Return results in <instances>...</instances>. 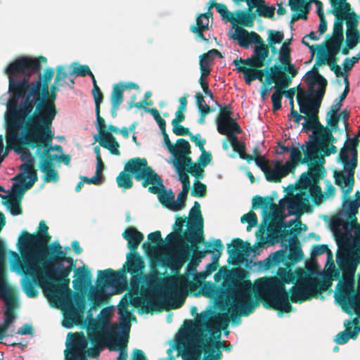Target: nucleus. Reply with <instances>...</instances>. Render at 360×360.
Instances as JSON below:
<instances>
[{"label":"nucleus","mask_w":360,"mask_h":360,"mask_svg":"<svg viewBox=\"0 0 360 360\" xmlns=\"http://www.w3.org/2000/svg\"><path fill=\"white\" fill-rule=\"evenodd\" d=\"M252 288L258 297L274 309L285 312L291 310L288 294L284 284L277 277L262 278L255 282L236 283L229 292L223 314L205 311L198 315L195 321H186L184 328L176 335V348L184 360H200L202 352L212 354L221 347V330L225 329L231 319L248 314L255 308L251 297Z\"/></svg>","instance_id":"obj_1"},{"label":"nucleus","mask_w":360,"mask_h":360,"mask_svg":"<svg viewBox=\"0 0 360 360\" xmlns=\"http://www.w3.org/2000/svg\"><path fill=\"white\" fill-rule=\"evenodd\" d=\"M356 146H345L340 153L344 169L335 172L336 184L341 188L345 200L339 213L331 221V229L338 247L337 263L342 271V281L338 283L336 300L343 306H349L360 318V275L357 292H354V274L360 263V226L356 222V214L360 206V193L355 199L346 200L354 184L356 166Z\"/></svg>","instance_id":"obj_2"},{"label":"nucleus","mask_w":360,"mask_h":360,"mask_svg":"<svg viewBox=\"0 0 360 360\" xmlns=\"http://www.w3.org/2000/svg\"><path fill=\"white\" fill-rule=\"evenodd\" d=\"M48 229L44 221H41L37 235L25 233L19 238L18 245L22 262L19 255L13 252L11 268L18 274L24 273L32 277L34 283H38L42 288L50 303L64 311L63 326L71 328L82 321L84 300L79 295H75L74 305L69 288L70 279H64L61 284L53 283V281L68 276L71 270L68 267L59 274L54 267V263L60 262V259L45 260L47 244L51 239Z\"/></svg>","instance_id":"obj_3"},{"label":"nucleus","mask_w":360,"mask_h":360,"mask_svg":"<svg viewBox=\"0 0 360 360\" xmlns=\"http://www.w3.org/2000/svg\"><path fill=\"white\" fill-rule=\"evenodd\" d=\"M304 154L303 162H310V168L307 174H304L300 179V187L307 189L309 192L300 191L292 197L283 198L280 200L279 205H270L269 214H264L265 221H270V225L276 224L282 226L283 220L290 215H300L304 211L309 209V196L315 204L320 205L325 200L332 198L335 194L334 186L328 181L326 182L324 194L321 189L316 186L323 172L322 165L324 163L323 156L326 155L313 144L302 146Z\"/></svg>","instance_id":"obj_4"},{"label":"nucleus","mask_w":360,"mask_h":360,"mask_svg":"<svg viewBox=\"0 0 360 360\" xmlns=\"http://www.w3.org/2000/svg\"><path fill=\"white\" fill-rule=\"evenodd\" d=\"M39 68L37 59L20 58L11 63L6 69L9 77V88L15 91L14 97L7 105L6 142L8 147L14 146L18 141V134L22 127L27 116L33 110L40 99L41 82L30 83L25 79L22 82L16 83L13 77L18 74L30 75Z\"/></svg>","instance_id":"obj_5"},{"label":"nucleus","mask_w":360,"mask_h":360,"mask_svg":"<svg viewBox=\"0 0 360 360\" xmlns=\"http://www.w3.org/2000/svg\"><path fill=\"white\" fill-rule=\"evenodd\" d=\"M304 79L310 91H305L302 89H298L297 99L300 112L306 115L307 117L299 115L294 110V105H291L290 115L294 118L295 122L300 123L303 120L304 122L302 124L304 127L314 130V134L316 136L315 143H307L304 146L313 144L318 148L319 151L321 150V153L326 155L335 153H336V148L332 144L333 136L331 132L321 126L318 121V112L321 99L324 94L327 82L322 76L315 72H307ZM302 146H304V145ZM301 148L302 149V147Z\"/></svg>","instance_id":"obj_6"},{"label":"nucleus","mask_w":360,"mask_h":360,"mask_svg":"<svg viewBox=\"0 0 360 360\" xmlns=\"http://www.w3.org/2000/svg\"><path fill=\"white\" fill-rule=\"evenodd\" d=\"M304 79L310 91H305L302 89H298L297 99L300 112L306 115L307 117L299 115L294 110V105H291L290 115L294 118L295 122L300 123L303 120L304 122L302 124L304 127L314 130V134L316 136L315 143H307L304 146L313 144L318 148L319 151L321 150V153L326 155L335 153H336V148L332 144L333 136L331 132L321 126L318 121V112L321 99L324 94L327 82L322 76L315 72H307ZM302 146H304V145ZM301 148L302 149V147Z\"/></svg>","instance_id":"obj_7"},{"label":"nucleus","mask_w":360,"mask_h":360,"mask_svg":"<svg viewBox=\"0 0 360 360\" xmlns=\"http://www.w3.org/2000/svg\"><path fill=\"white\" fill-rule=\"evenodd\" d=\"M304 79L310 91H305L302 89H298L297 99L300 112L306 115L307 117L299 115L294 110V105H291L290 115L294 118L295 122L300 123L303 120L304 122L302 124L304 127L314 130V134L316 136L315 143H307L304 146L313 144L318 148L319 151L321 150V153L326 155L335 153H336V148L332 144L333 136L331 132L321 126L318 121V112L321 99L324 94L327 82L322 76L315 72H307ZM302 146H304V145ZM301 148L302 149V147Z\"/></svg>","instance_id":"obj_8"},{"label":"nucleus","mask_w":360,"mask_h":360,"mask_svg":"<svg viewBox=\"0 0 360 360\" xmlns=\"http://www.w3.org/2000/svg\"><path fill=\"white\" fill-rule=\"evenodd\" d=\"M55 99L53 93L38 104L34 116L25 124L24 139L27 142L36 144V153L41 160L47 159L52 164L54 160H63L68 163L70 158L62 153L61 146H51L53 139L51 125L56 115Z\"/></svg>","instance_id":"obj_9"},{"label":"nucleus","mask_w":360,"mask_h":360,"mask_svg":"<svg viewBox=\"0 0 360 360\" xmlns=\"http://www.w3.org/2000/svg\"><path fill=\"white\" fill-rule=\"evenodd\" d=\"M153 276L148 278L149 286H141V297L130 298V303L134 307L144 306L148 309L160 308L177 309L184 303L188 295L189 281L185 276H172L165 278L161 287L156 288Z\"/></svg>","instance_id":"obj_10"},{"label":"nucleus","mask_w":360,"mask_h":360,"mask_svg":"<svg viewBox=\"0 0 360 360\" xmlns=\"http://www.w3.org/2000/svg\"><path fill=\"white\" fill-rule=\"evenodd\" d=\"M184 220L178 218L176 220L174 231L169 233L162 245H150L144 243L143 248L153 259L162 266H168L176 272L181 268L188 258V245L180 233Z\"/></svg>","instance_id":"obj_11"},{"label":"nucleus","mask_w":360,"mask_h":360,"mask_svg":"<svg viewBox=\"0 0 360 360\" xmlns=\"http://www.w3.org/2000/svg\"><path fill=\"white\" fill-rule=\"evenodd\" d=\"M21 159L25 162L20 167V173L13 179L15 183L11 187V193L6 198L5 204L13 215L21 213L20 201L22 193L32 186L37 174L33 168L34 158L29 152H23Z\"/></svg>","instance_id":"obj_12"},{"label":"nucleus","mask_w":360,"mask_h":360,"mask_svg":"<svg viewBox=\"0 0 360 360\" xmlns=\"http://www.w3.org/2000/svg\"><path fill=\"white\" fill-rule=\"evenodd\" d=\"M278 275L283 282L290 283L296 281L292 288L290 300L292 302H304L318 293L319 280L312 274L299 269L295 272L286 268H279Z\"/></svg>","instance_id":"obj_13"},{"label":"nucleus","mask_w":360,"mask_h":360,"mask_svg":"<svg viewBox=\"0 0 360 360\" xmlns=\"http://www.w3.org/2000/svg\"><path fill=\"white\" fill-rule=\"evenodd\" d=\"M229 35L233 39L238 41L243 47L248 48L251 44H254L255 55L241 61L245 65L255 68L264 66L269 55V49L259 34L255 32L249 33L243 27L236 26L229 31Z\"/></svg>","instance_id":"obj_14"},{"label":"nucleus","mask_w":360,"mask_h":360,"mask_svg":"<svg viewBox=\"0 0 360 360\" xmlns=\"http://www.w3.org/2000/svg\"><path fill=\"white\" fill-rule=\"evenodd\" d=\"M289 153L290 160L285 163L281 160L269 161L262 156L257 157L255 162L264 173L268 181L278 182L292 172L301 160L302 154L298 148H290Z\"/></svg>","instance_id":"obj_15"},{"label":"nucleus","mask_w":360,"mask_h":360,"mask_svg":"<svg viewBox=\"0 0 360 360\" xmlns=\"http://www.w3.org/2000/svg\"><path fill=\"white\" fill-rule=\"evenodd\" d=\"M121 276L108 269L99 271L95 286L91 287L88 299L94 306L101 305L112 295L121 292Z\"/></svg>","instance_id":"obj_16"},{"label":"nucleus","mask_w":360,"mask_h":360,"mask_svg":"<svg viewBox=\"0 0 360 360\" xmlns=\"http://www.w3.org/2000/svg\"><path fill=\"white\" fill-rule=\"evenodd\" d=\"M179 178L182 184V191L179 193L176 200L171 190L165 189L160 177L156 182L151 184L152 186L148 188L151 193L158 194V199L162 205L173 211L180 210L185 206V200L190 188L188 174H181Z\"/></svg>","instance_id":"obj_17"},{"label":"nucleus","mask_w":360,"mask_h":360,"mask_svg":"<svg viewBox=\"0 0 360 360\" xmlns=\"http://www.w3.org/2000/svg\"><path fill=\"white\" fill-rule=\"evenodd\" d=\"M174 159L171 161L176 168L179 176L186 174L184 170L195 176H200L203 170L198 164L192 165L191 160L186 155L190 153V144L184 139H179L174 146V152L171 153Z\"/></svg>","instance_id":"obj_18"},{"label":"nucleus","mask_w":360,"mask_h":360,"mask_svg":"<svg viewBox=\"0 0 360 360\" xmlns=\"http://www.w3.org/2000/svg\"><path fill=\"white\" fill-rule=\"evenodd\" d=\"M217 125L218 132L227 136L233 150L238 152L242 158H245L243 153V143L239 141L235 136L236 134L240 133V128L231 117V111L228 108H224L221 110L217 120Z\"/></svg>","instance_id":"obj_19"},{"label":"nucleus","mask_w":360,"mask_h":360,"mask_svg":"<svg viewBox=\"0 0 360 360\" xmlns=\"http://www.w3.org/2000/svg\"><path fill=\"white\" fill-rule=\"evenodd\" d=\"M127 172L134 175L137 179H143V186L146 187L158 180V176L148 166L147 161L143 158H134L130 160L124 167Z\"/></svg>","instance_id":"obj_20"},{"label":"nucleus","mask_w":360,"mask_h":360,"mask_svg":"<svg viewBox=\"0 0 360 360\" xmlns=\"http://www.w3.org/2000/svg\"><path fill=\"white\" fill-rule=\"evenodd\" d=\"M96 129L98 134L94 136L95 140L103 148L108 149L111 154L120 155V143L107 130L105 120L100 116V108H96Z\"/></svg>","instance_id":"obj_21"},{"label":"nucleus","mask_w":360,"mask_h":360,"mask_svg":"<svg viewBox=\"0 0 360 360\" xmlns=\"http://www.w3.org/2000/svg\"><path fill=\"white\" fill-rule=\"evenodd\" d=\"M200 208V204L195 202L190 212L187 230L184 233L186 239L191 243H200L203 239V224Z\"/></svg>","instance_id":"obj_22"},{"label":"nucleus","mask_w":360,"mask_h":360,"mask_svg":"<svg viewBox=\"0 0 360 360\" xmlns=\"http://www.w3.org/2000/svg\"><path fill=\"white\" fill-rule=\"evenodd\" d=\"M87 340L84 335L78 333L68 336L66 342L67 349L65 350V359L73 360V359H82L86 353Z\"/></svg>","instance_id":"obj_23"},{"label":"nucleus","mask_w":360,"mask_h":360,"mask_svg":"<svg viewBox=\"0 0 360 360\" xmlns=\"http://www.w3.org/2000/svg\"><path fill=\"white\" fill-rule=\"evenodd\" d=\"M233 249L230 251L231 256L236 259V263L243 262L245 257L252 254H259L260 249L263 247L262 243H258L250 247V244L243 242L240 239H235L232 241Z\"/></svg>","instance_id":"obj_24"},{"label":"nucleus","mask_w":360,"mask_h":360,"mask_svg":"<svg viewBox=\"0 0 360 360\" xmlns=\"http://www.w3.org/2000/svg\"><path fill=\"white\" fill-rule=\"evenodd\" d=\"M4 252L0 248V298L3 299L5 303V311H13L17 307V301L15 297L10 296L5 287L4 281Z\"/></svg>","instance_id":"obj_25"},{"label":"nucleus","mask_w":360,"mask_h":360,"mask_svg":"<svg viewBox=\"0 0 360 360\" xmlns=\"http://www.w3.org/2000/svg\"><path fill=\"white\" fill-rule=\"evenodd\" d=\"M290 41H285L280 48L278 53V60L283 66L284 71L288 72L292 77L297 74V70L291 63V50L290 49Z\"/></svg>","instance_id":"obj_26"},{"label":"nucleus","mask_w":360,"mask_h":360,"mask_svg":"<svg viewBox=\"0 0 360 360\" xmlns=\"http://www.w3.org/2000/svg\"><path fill=\"white\" fill-rule=\"evenodd\" d=\"M128 302V300L127 298H124L119 307V314H120V323L118 327V332L122 333L124 335H127L130 330V318H131V313L127 310V307H125V304H127Z\"/></svg>","instance_id":"obj_27"},{"label":"nucleus","mask_w":360,"mask_h":360,"mask_svg":"<svg viewBox=\"0 0 360 360\" xmlns=\"http://www.w3.org/2000/svg\"><path fill=\"white\" fill-rule=\"evenodd\" d=\"M270 78L276 84L274 87L285 88L288 86L289 79L285 71L277 66L271 68Z\"/></svg>","instance_id":"obj_28"},{"label":"nucleus","mask_w":360,"mask_h":360,"mask_svg":"<svg viewBox=\"0 0 360 360\" xmlns=\"http://www.w3.org/2000/svg\"><path fill=\"white\" fill-rule=\"evenodd\" d=\"M123 237L128 241V247L131 250H136L143 238V234L134 227L127 229Z\"/></svg>","instance_id":"obj_29"},{"label":"nucleus","mask_w":360,"mask_h":360,"mask_svg":"<svg viewBox=\"0 0 360 360\" xmlns=\"http://www.w3.org/2000/svg\"><path fill=\"white\" fill-rule=\"evenodd\" d=\"M346 25V44L349 49H353L358 44L360 39V35L355 27V22L352 20H348Z\"/></svg>","instance_id":"obj_30"},{"label":"nucleus","mask_w":360,"mask_h":360,"mask_svg":"<svg viewBox=\"0 0 360 360\" xmlns=\"http://www.w3.org/2000/svg\"><path fill=\"white\" fill-rule=\"evenodd\" d=\"M217 56L221 57L220 53L216 49H212L200 57V71L203 72V75H209L210 73V66Z\"/></svg>","instance_id":"obj_31"},{"label":"nucleus","mask_w":360,"mask_h":360,"mask_svg":"<svg viewBox=\"0 0 360 360\" xmlns=\"http://www.w3.org/2000/svg\"><path fill=\"white\" fill-rule=\"evenodd\" d=\"M212 13L208 11L206 13L199 15L196 20V26L192 27V31L194 33L198 34L199 37L202 40H206L202 34V32L209 29L210 18Z\"/></svg>","instance_id":"obj_32"},{"label":"nucleus","mask_w":360,"mask_h":360,"mask_svg":"<svg viewBox=\"0 0 360 360\" xmlns=\"http://www.w3.org/2000/svg\"><path fill=\"white\" fill-rule=\"evenodd\" d=\"M289 5L292 11L297 12L292 16V21L300 18L306 19L307 4L305 0H289Z\"/></svg>","instance_id":"obj_33"},{"label":"nucleus","mask_w":360,"mask_h":360,"mask_svg":"<svg viewBox=\"0 0 360 360\" xmlns=\"http://www.w3.org/2000/svg\"><path fill=\"white\" fill-rule=\"evenodd\" d=\"M360 332V327H347L345 331L338 333L335 338L338 344L342 345L346 343L350 338H355L358 333Z\"/></svg>","instance_id":"obj_34"},{"label":"nucleus","mask_w":360,"mask_h":360,"mask_svg":"<svg viewBox=\"0 0 360 360\" xmlns=\"http://www.w3.org/2000/svg\"><path fill=\"white\" fill-rule=\"evenodd\" d=\"M127 264V270L131 274L137 273L144 267L143 262L141 257L133 253L129 254Z\"/></svg>","instance_id":"obj_35"},{"label":"nucleus","mask_w":360,"mask_h":360,"mask_svg":"<svg viewBox=\"0 0 360 360\" xmlns=\"http://www.w3.org/2000/svg\"><path fill=\"white\" fill-rule=\"evenodd\" d=\"M40 169L45 173L44 179L46 181H57V172L52 169V164L47 159L41 160Z\"/></svg>","instance_id":"obj_36"},{"label":"nucleus","mask_w":360,"mask_h":360,"mask_svg":"<svg viewBox=\"0 0 360 360\" xmlns=\"http://www.w3.org/2000/svg\"><path fill=\"white\" fill-rule=\"evenodd\" d=\"M123 100L122 88L119 85H114L111 94V103L112 105V113L116 115V110L122 103Z\"/></svg>","instance_id":"obj_37"},{"label":"nucleus","mask_w":360,"mask_h":360,"mask_svg":"<svg viewBox=\"0 0 360 360\" xmlns=\"http://www.w3.org/2000/svg\"><path fill=\"white\" fill-rule=\"evenodd\" d=\"M241 72L244 75V78L245 80V82L248 84H250L251 82L257 79L260 82H262L263 80V72L261 70H258L256 69H251V68H242L240 69Z\"/></svg>","instance_id":"obj_38"},{"label":"nucleus","mask_w":360,"mask_h":360,"mask_svg":"<svg viewBox=\"0 0 360 360\" xmlns=\"http://www.w3.org/2000/svg\"><path fill=\"white\" fill-rule=\"evenodd\" d=\"M342 107V101L336 100L331 106L330 111L327 114V121L332 127H335L338 122V115Z\"/></svg>","instance_id":"obj_39"},{"label":"nucleus","mask_w":360,"mask_h":360,"mask_svg":"<svg viewBox=\"0 0 360 360\" xmlns=\"http://www.w3.org/2000/svg\"><path fill=\"white\" fill-rule=\"evenodd\" d=\"M342 41V39L334 37L328 41L326 44V51L330 53V56H335V55L339 52Z\"/></svg>","instance_id":"obj_40"},{"label":"nucleus","mask_w":360,"mask_h":360,"mask_svg":"<svg viewBox=\"0 0 360 360\" xmlns=\"http://www.w3.org/2000/svg\"><path fill=\"white\" fill-rule=\"evenodd\" d=\"M283 88L274 87V92L271 96V102L274 111L279 110L281 107V100L283 95Z\"/></svg>","instance_id":"obj_41"},{"label":"nucleus","mask_w":360,"mask_h":360,"mask_svg":"<svg viewBox=\"0 0 360 360\" xmlns=\"http://www.w3.org/2000/svg\"><path fill=\"white\" fill-rule=\"evenodd\" d=\"M330 1L335 13L339 16L346 14L349 10V4L346 3L345 0H336L337 2H334V4L332 0Z\"/></svg>","instance_id":"obj_42"},{"label":"nucleus","mask_w":360,"mask_h":360,"mask_svg":"<svg viewBox=\"0 0 360 360\" xmlns=\"http://www.w3.org/2000/svg\"><path fill=\"white\" fill-rule=\"evenodd\" d=\"M125 169L117 177V183L119 187L123 188H129L132 186L131 178L129 174L126 173Z\"/></svg>","instance_id":"obj_43"},{"label":"nucleus","mask_w":360,"mask_h":360,"mask_svg":"<svg viewBox=\"0 0 360 360\" xmlns=\"http://www.w3.org/2000/svg\"><path fill=\"white\" fill-rule=\"evenodd\" d=\"M284 39V34L280 31L269 30L267 41L272 47L273 44H280Z\"/></svg>","instance_id":"obj_44"},{"label":"nucleus","mask_w":360,"mask_h":360,"mask_svg":"<svg viewBox=\"0 0 360 360\" xmlns=\"http://www.w3.org/2000/svg\"><path fill=\"white\" fill-rule=\"evenodd\" d=\"M240 221L242 223L247 222L248 226L247 227V231H250L252 228L255 227L257 224V217L255 213L253 212H250L245 214H244L241 219Z\"/></svg>","instance_id":"obj_45"},{"label":"nucleus","mask_w":360,"mask_h":360,"mask_svg":"<svg viewBox=\"0 0 360 360\" xmlns=\"http://www.w3.org/2000/svg\"><path fill=\"white\" fill-rule=\"evenodd\" d=\"M75 276L77 278L73 281V287L78 288L77 283L81 285H84L86 281V278L88 276L87 269L85 267H79L75 271Z\"/></svg>","instance_id":"obj_46"},{"label":"nucleus","mask_w":360,"mask_h":360,"mask_svg":"<svg viewBox=\"0 0 360 360\" xmlns=\"http://www.w3.org/2000/svg\"><path fill=\"white\" fill-rule=\"evenodd\" d=\"M335 15L338 17V20L334 24L333 37L343 39V17L345 14L339 16L335 13Z\"/></svg>","instance_id":"obj_47"},{"label":"nucleus","mask_w":360,"mask_h":360,"mask_svg":"<svg viewBox=\"0 0 360 360\" xmlns=\"http://www.w3.org/2000/svg\"><path fill=\"white\" fill-rule=\"evenodd\" d=\"M22 285L23 290L28 297H34L37 295V290L35 289L33 284L30 281L28 278L26 277L22 280Z\"/></svg>","instance_id":"obj_48"},{"label":"nucleus","mask_w":360,"mask_h":360,"mask_svg":"<svg viewBox=\"0 0 360 360\" xmlns=\"http://www.w3.org/2000/svg\"><path fill=\"white\" fill-rule=\"evenodd\" d=\"M214 281L219 282L224 280L223 286L226 287V283L231 279V275L230 272L226 269H221L214 276Z\"/></svg>","instance_id":"obj_49"},{"label":"nucleus","mask_w":360,"mask_h":360,"mask_svg":"<svg viewBox=\"0 0 360 360\" xmlns=\"http://www.w3.org/2000/svg\"><path fill=\"white\" fill-rule=\"evenodd\" d=\"M196 102L198 105V108L199 110L201 112L202 115L205 116L207 113L210 112V108L209 105H207L204 100L203 96L200 94H197L195 96Z\"/></svg>","instance_id":"obj_50"},{"label":"nucleus","mask_w":360,"mask_h":360,"mask_svg":"<svg viewBox=\"0 0 360 360\" xmlns=\"http://www.w3.org/2000/svg\"><path fill=\"white\" fill-rule=\"evenodd\" d=\"M324 253H326V255H327L328 261L332 260V259H333L332 252L328 248V247L324 245L316 246L313 250L312 255L314 257H316V256L323 255Z\"/></svg>","instance_id":"obj_51"},{"label":"nucleus","mask_w":360,"mask_h":360,"mask_svg":"<svg viewBox=\"0 0 360 360\" xmlns=\"http://www.w3.org/2000/svg\"><path fill=\"white\" fill-rule=\"evenodd\" d=\"M117 346L112 345L110 346V349H119L120 354L117 356V360H126L127 356V353L125 347H122L123 345V340H119L116 342Z\"/></svg>","instance_id":"obj_52"},{"label":"nucleus","mask_w":360,"mask_h":360,"mask_svg":"<svg viewBox=\"0 0 360 360\" xmlns=\"http://www.w3.org/2000/svg\"><path fill=\"white\" fill-rule=\"evenodd\" d=\"M332 56H330V53L328 51L323 49L321 50L317 56V61L316 65L318 66L324 65L327 63V62L330 60Z\"/></svg>","instance_id":"obj_53"},{"label":"nucleus","mask_w":360,"mask_h":360,"mask_svg":"<svg viewBox=\"0 0 360 360\" xmlns=\"http://www.w3.org/2000/svg\"><path fill=\"white\" fill-rule=\"evenodd\" d=\"M275 11V8L274 6H270L263 4L259 7V10L257 11L258 13L264 17L271 18L274 15Z\"/></svg>","instance_id":"obj_54"},{"label":"nucleus","mask_w":360,"mask_h":360,"mask_svg":"<svg viewBox=\"0 0 360 360\" xmlns=\"http://www.w3.org/2000/svg\"><path fill=\"white\" fill-rule=\"evenodd\" d=\"M72 72L77 76H85L86 75H91V72L87 65H75Z\"/></svg>","instance_id":"obj_55"},{"label":"nucleus","mask_w":360,"mask_h":360,"mask_svg":"<svg viewBox=\"0 0 360 360\" xmlns=\"http://www.w3.org/2000/svg\"><path fill=\"white\" fill-rule=\"evenodd\" d=\"M148 112H149L154 117L157 123L158 124L160 128L162 130H165V120L160 117L158 111L156 109L154 108H148L146 109Z\"/></svg>","instance_id":"obj_56"},{"label":"nucleus","mask_w":360,"mask_h":360,"mask_svg":"<svg viewBox=\"0 0 360 360\" xmlns=\"http://www.w3.org/2000/svg\"><path fill=\"white\" fill-rule=\"evenodd\" d=\"M202 252H195L191 262L188 264L187 271L188 273L194 276V271H195L196 266L198 265L200 261H198L197 256L198 255H201Z\"/></svg>","instance_id":"obj_57"},{"label":"nucleus","mask_w":360,"mask_h":360,"mask_svg":"<svg viewBox=\"0 0 360 360\" xmlns=\"http://www.w3.org/2000/svg\"><path fill=\"white\" fill-rule=\"evenodd\" d=\"M193 193L198 196L205 195L206 193V186L200 181L195 182Z\"/></svg>","instance_id":"obj_58"},{"label":"nucleus","mask_w":360,"mask_h":360,"mask_svg":"<svg viewBox=\"0 0 360 360\" xmlns=\"http://www.w3.org/2000/svg\"><path fill=\"white\" fill-rule=\"evenodd\" d=\"M202 293L207 297H213L216 295L215 287L212 284H205L202 288Z\"/></svg>","instance_id":"obj_59"},{"label":"nucleus","mask_w":360,"mask_h":360,"mask_svg":"<svg viewBox=\"0 0 360 360\" xmlns=\"http://www.w3.org/2000/svg\"><path fill=\"white\" fill-rule=\"evenodd\" d=\"M359 61V58L352 57L351 58H346L343 63V69L345 72L349 71L352 67Z\"/></svg>","instance_id":"obj_60"},{"label":"nucleus","mask_w":360,"mask_h":360,"mask_svg":"<svg viewBox=\"0 0 360 360\" xmlns=\"http://www.w3.org/2000/svg\"><path fill=\"white\" fill-rule=\"evenodd\" d=\"M173 131L174 134L179 136L188 135L189 130L180 125L179 123L172 124Z\"/></svg>","instance_id":"obj_61"},{"label":"nucleus","mask_w":360,"mask_h":360,"mask_svg":"<svg viewBox=\"0 0 360 360\" xmlns=\"http://www.w3.org/2000/svg\"><path fill=\"white\" fill-rule=\"evenodd\" d=\"M92 94L94 98L96 108H100V104L102 102L103 95L99 89V87H97L96 89L94 88L92 90Z\"/></svg>","instance_id":"obj_62"},{"label":"nucleus","mask_w":360,"mask_h":360,"mask_svg":"<svg viewBox=\"0 0 360 360\" xmlns=\"http://www.w3.org/2000/svg\"><path fill=\"white\" fill-rule=\"evenodd\" d=\"M14 320L15 316L13 311H4V320L3 325L9 328L10 325L14 321Z\"/></svg>","instance_id":"obj_63"},{"label":"nucleus","mask_w":360,"mask_h":360,"mask_svg":"<svg viewBox=\"0 0 360 360\" xmlns=\"http://www.w3.org/2000/svg\"><path fill=\"white\" fill-rule=\"evenodd\" d=\"M102 348V340L101 339L97 340V347L95 348L89 349L86 351L89 356H96Z\"/></svg>","instance_id":"obj_64"}]
</instances>
